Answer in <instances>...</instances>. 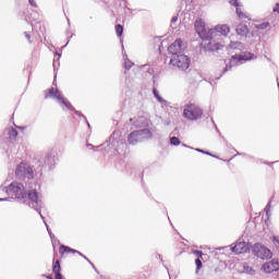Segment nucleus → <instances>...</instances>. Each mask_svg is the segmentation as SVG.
<instances>
[{
  "instance_id": "nucleus-1",
  "label": "nucleus",
  "mask_w": 279,
  "mask_h": 279,
  "mask_svg": "<svg viewBox=\"0 0 279 279\" xmlns=\"http://www.w3.org/2000/svg\"><path fill=\"white\" fill-rule=\"evenodd\" d=\"M194 27L202 40H208V44L205 46V51L215 53V51L223 49L221 37L230 34V26H228V24H218L215 28L207 29L206 22L202 19H197L194 23Z\"/></svg>"
},
{
  "instance_id": "nucleus-2",
  "label": "nucleus",
  "mask_w": 279,
  "mask_h": 279,
  "mask_svg": "<svg viewBox=\"0 0 279 279\" xmlns=\"http://www.w3.org/2000/svg\"><path fill=\"white\" fill-rule=\"evenodd\" d=\"M24 202H26L29 208H33L34 210H36V213H38L47 228L48 234H51V229L49 228V225H47V221H45V216H43L41 213L44 203L40 198V184H34V186L29 187L27 198Z\"/></svg>"
},
{
  "instance_id": "nucleus-3",
  "label": "nucleus",
  "mask_w": 279,
  "mask_h": 279,
  "mask_svg": "<svg viewBox=\"0 0 279 279\" xmlns=\"http://www.w3.org/2000/svg\"><path fill=\"white\" fill-rule=\"evenodd\" d=\"M2 191H5L11 197L15 199H26L27 193L25 192V186L19 182H12L9 186L2 187Z\"/></svg>"
},
{
  "instance_id": "nucleus-4",
  "label": "nucleus",
  "mask_w": 279,
  "mask_h": 279,
  "mask_svg": "<svg viewBox=\"0 0 279 279\" xmlns=\"http://www.w3.org/2000/svg\"><path fill=\"white\" fill-rule=\"evenodd\" d=\"M170 64L179 69V71H186L191 66V58L184 54V52L175 54L171 57Z\"/></svg>"
},
{
  "instance_id": "nucleus-5",
  "label": "nucleus",
  "mask_w": 279,
  "mask_h": 279,
  "mask_svg": "<svg viewBox=\"0 0 279 279\" xmlns=\"http://www.w3.org/2000/svg\"><path fill=\"white\" fill-rule=\"evenodd\" d=\"M15 175L19 180H34V169L25 162H21L15 169Z\"/></svg>"
},
{
  "instance_id": "nucleus-6",
  "label": "nucleus",
  "mask_w": 279,
  "mask_h": 279,
  "mask_svg": "<svg viewBox=\"0 0 279 279\" xmlns=\"http://www.w3.org/2000/svg\"><path fill=\"white\" fill-rule=\"evenodd\" d=\"M48 97H52V99H57L61 106H64L68 108V110H75V107L71 105V101H69L66 98L62 97V94L58 89H53V87L48 89V93L46 94V99Z\"/></svg>"
},
{
  "instance_id": "nucleus-7",
  "label": "nucleus",
  "mask_w": 279,
  "mask_h": 279,
  "mask_svg": "<svg viewBox=\"0 0 279 279\" xmlns=\"http://www.w3.org/2000/svg\"><path fill=\"white\" fill-rule=\"evenodd\" d=\"M252 254H254L257 258H260L262 260H269L271 258L272 254L267 246L256 243L252 247Z\"/></svg>"
},
{
  "instance_id": "nucleus-8",
  "label": "nucleus",
  "mask_w": 279,
  "mask_h": 279,
  "mask_svg": "<svg viewBox=\"0 0 279 279\" xmlns=\"http://www.w3.org/2000/svg\"><path fill=\"white\" fill-rule=\"evenodd\" d=\"M183 114L185 119H189L190 121H197V119H199L204 112L196 105H187L183 111Z\"/></svg>"
},
{
  "instance_id": "nucleus-9",
  "label": "nucleus",
  "mask_w": 279,
  "mask_h": 279,
  "mask_svg": "<svg viewBox=\"0 0 279 279\" xmlns=\"http://www.w3.org/2000/svg\"><path fill=\"white\" fill-rule=\"evenodd\" d=\"M247 61V60H254V53L248 52L247 56H245V58H243V56L241 54H234L231 57V60L227 63L226 68L222 71V75L225 73H228V71H230V69H232L234 66V64H236L238 62H243Z\"/></svg>"
},
{
  "instance_id": "nucleus-10",
  "label": "nucleus",
  "mask_w": 279,
  "mask_h": 279,
  "mask_svg": "<svg viewBox=\"0 0 279 279\" xmlns=\"http://www.w3.org/2000/svg\"><path fill=\"white\" fill-rule=\"evenodd\" d=\"M184 49H186V46H184V41L179 38L168 47V53H171V56H180L184 53Z\"/></svg>"
},
{
  "instance_id": "nucleus-11",
  "label": "nucleus",
  "mask_w": 279,
  "mask_h": 279,
  "mask_svg": "<svg viewBox=\"0 0 279 279\" xmlns=\"http://www.w3.org/2000/svg\"><path fill=\"white\" fill-rule=\"evenodd\" d=\"M130 123L135 128H149L151 125V121L145 116H140L137 119L131 118Z\"/></svg>"
},
{
  "instance_id": "nucleus-12",
  "label": "nucleus",
  "mask_w": 279,
  "mask_h": 279,
  "mask_svg": "<svg viewBox=\"0 0 279 279\" xmlns=\"http://www.w3.org/2000/svg\"><path fill=\"white\" fill-rule=\"evenodd\" d=\"M137 135L140 136V141L143 143L145 141H149V138H153L154 134L151 133V131H149V129H142L138 131H133L132 132V136Z\"/></svg>"
},
{
  "instance_id": "nucleus-13",
  "label": "nucleus",
  "mask_w": 279,
  "mask_h": 279,
  "mask_svg": "<svg viewBox=\"0 0 279 279\" xmlns=\"http://www.w3.org/2000/svg\"><path fill=\"white\" fill-rule=\"evenodd\" d=\"M279 264L278 262H268L262 266V270L265 271V274H272V271H278Z\"/></svg>"
},
{
  "instance_id": "nucleus-14",
  "label": "nucleus",
  "mask_w": 279,
  "mask_h": 279,
  "mask_svg": "<svg viewBox=\"0 0 279 279\" xmlns=\"http://www.w3.org/2000/svg\"><path fill=\"white\" fill-rule=\"evenodd\" d=\"M233 254H245L247 252V244L245 242H236L234 246H231Z\"/></svg>"
},
{
  "instance_id": "nucleus-15",
  "label": "nucleus",
  "mask_w": 279,
  "mask_h": 279,
  "mask_svg": "<svg viewBox=\"0 0 279 279\" xmlns=\"http://www.w3.org/2000/svg\"><path fill=\"white\" fill-rule=\"evenodd\" d=\"M69 252H71L72 254H78V256H82V253L75 248H71L66 245H61L59 248V254H61V256H64V254H69Z\"/></svg>"
},
{
  "instance_id": "nucleus-16",
  "label": "nucleus",
  "mask_w": 279,
  "mask_h": 279,
  "mask_svg": "<svg viewBox=\"0 0 279 279\" xmlns=\"http://www.w3.org/2000/svg\"><path fill=\"white\" fill-rule=\"evenodd\" d=\"M235 32L239 36H247L250 28H247V25H245V24H240L236 26Z\"/></svg>"
},
{
  "instance_id": "nucleus-17",
  "label": "nucleus",
  "mask_w": 279,
  "mask_h": 279,
  "mask_svg": "<svg viewBox=\"0 0 279 279\" xmlns=\"http://www.w3.org/2000/svg\"><path fill=\"white\" fill-rule=\"evenodd\" d=\"M129 145H138L141 142V137L138 135H132V132L128 136Z\"/></svg>"
},
{
  "instance_id": "nucleus-18",
  "label": "nucleus",
  "mask_w": 279,
  "mask_h": 279,
  "mask_svg": "<svg viewBox=\"0 0 279 279\" xmlns=\"http://www.w3.org/2000/svg\"><path fill=\"white\" fill-rule=\"evenodd\" d=\"M229 3H230V5H233L234 8H236V14H238L239 19H245V15L239 9V0H230Z\"/></svg>"
},
{
  "instance_id": "nucleus-19",
  "label": "nucleus",
  "mask_w": 279,
  "mask_h": 279,
  "mask_svg": "<svg viewBox=\"0 0 279 279\" xmlns=\"http://www.w3.org/2000/svg\"><path fill=\"white\" fill-rule=\"evenodd\" d=\"M154 97L159 101V104H167V100L162 98V96L158 93V89L156 87L153 88Z\"/></svg>"
},
{
  "instance_id": "nucleus-20",
  "label": "nucleus",
  "mask_w": 279,
  "mask_h": 279,
  "mask_svg": "<svg viewBox=\"0 0 279 279\" xmlns=\"http://www.w3.org/2000/svg\"><path fill=\"white\" fill-rule=\"evenodd\" d=\"M10 141H16V136H19V131L16 129L11 128L8 130Z\"/></svg>"
},
{
  "instance_id": "nucleus-21",
  "label": "nucleus",
  "mask_w": 279,
  "mask_h": 279,
  "mask_svg": "<svg viewBox=\"0 0 279 279\" xmlns=\"http://www.w3.org/2000/svg\"><path fill=\"white\" fill-rule=\"evenodd\" d=\"M53 274H61L62 267L60 266V259H57L52 266Z\"/></svg>"
},
{
  "instance_id": "nucleus-22",
  "label": "nucleus",
  "mask_w": 279,
  "mask_h": 279,
  "mask_svg": "<svg viewBox=\"0 0 279 279\" xmlns=\"http://www.w3.org/2000/svg\"><path fill=\"white\" fill-rule=\"evenodd\" d=\"M124 69H126V71H130V69H132V66H134V63L132 61L128 60V54H125V59H124Z\"/></svg>"
},
{
  "instance_id": "nucleus-23",
  "label": "nucleus",
  "mask_w": 279,
  "mask_h": 279,
  "mask_svg": "<svg viewBox=\"0 0 279 279\" xmlns=\"http://www.w3.org/2000/svg\"><path fill=\"white\" fill-rule=\"evenodd\" d=\"M116 34L120 38V36H123V25L117 24L116 25Z\"/></svg>"
},
{
  "instance_id": "nucleus-24",
  "label": "nucleus",
  "mask_w": 279,
  "mask_h": 279,
  "mask_svg": "<svg viewBox=\"0 0 279 279\" xmlns=\"http://www.w3.org/2000/svg\"><path fill=\"white\" fill-rule=\"evenodd\" d=\"M180 138H178L177 136H172L170 138V145H174V147H178V145H180Z\"/></svg>"
},
{
  "instance_id": "nucleus-25",
  "label": "nucleus",
  "mask_w": 279,
  "mask_h": 279,
  "mask_svg": "<svg viewBox=\"0 0 279 279\" xmlns=\"http://www.w3.org/2000/svg\"><path fill=\"white\" fill-rule=\"evenodd\" d=\"M269 22H263L262 24L256 25V29H267Z\"/></svg>"
},
{
  "instance_id": "nucleus-26",
  "label": "nucleus",
  "mask_w": 279,
  "mask_h": 279,
  "mask_svg": "<svg viewBox=\"0 0 279 279\" xmlns=\"http://www.w3.org/2000/svg\"><path fill=\"white\" fill-rule=\"evenodd\" d=\"M195 151H198L199 154H205L206 156H213V158H216V156L213 155V153H209V151L204 150L202 148H196Z\"/></svg>"
},
{
  "instance_id": "nucleus-27",
  "label": "nucleus",
  "mask_w": 279,
  "mask_h": 279,
  "mask_svg": "<svg viewBox=\"0 0 279 279\" xmlns=\"http://www.w3.org/2000/svg\"><path fill=\"white\" fill-rule=\"evenodd\" d=\"M72 112H74L76 114V117H82L86 121L88 128H90V123H88V121L86 120V117L84 114H82V112H80V111H77L75 109L72 110Z\"/></svg>"
},
{
  "instance_id": "nucleus-28",
  "label": "nucleus",
  "mask_w": 279,
  "mask_h": 279,
  "mask_svg": "<svg viewBox=\"0 0 279 279\" xmlns=\"http://www.w3.org/2000/svg\"><path fill=\"white\" fill-rule=\"evenodd\" d=\"M244 274H254V269L250 267L247 264L243 265Z\"/></svg>"
},
{
  "instance_id": "nucleus-29",
  "label": "nucleus",
  "mask_w": 279,
  "mask_h": 279,
  "mask_svg": "<svg viewBox=\"0 0 279 279\" xmlns=\"http://www.w3.org/2000/svg\"><path fill=\"white\" fill-rule=\"evenodd\" d=\"M195 265H196V269L197 270L202 269V267H203L202 259L196 258L195 259Z\"/></svg>"
},
{
  "instance_id": "nucleus-30",
  "label": "nucleus",
  "mask_w": 279,
  "mask_h": 279,
  "mask_svg": "<svg viewBox=\"0 0 279 279\" xmlns=\"http://www.w3.org/2000/svg\"><path fill=\"white\" fill-rule=\"evenodd\" d=\"M193 254L197 256V258H202L204 256V253L202 251H193Z\"/></svg>"
},
{
  "instance_id": "nucleus-31",
  "label": "nucleus",
  "mask_w": 279,
  "mask_h": 279,
  "mask_svg": "<svg viewBox=\"0 0 279 279\" xmlns=\"http://www.w3.org/2000/svg\"><path fill=\"white\" fill-rule=\"evenodd\" d=\"M29 5H32V8H38V4H36V0H28Z\"/></svg>"
},
{
  "instance_id": "nucleus-32",
  "label": "nucleus",
  "mask_w": 279,
  "mask_h": 279,
  "mask_svg": "<svg viewBox=\"0 0 279 279\" xmlns=\"http://www.w3.org/2000/svg\"><path fill=\"white\" fill-rule=\"evenodd\" d=\"M54 279H64V276H62V272H56Z\"/></svg>"
},
{
  "instance_id": "nucleus-33",
  "label": "nucleus",
  "mask_w": 279,
  "mask_h": 279,
  "mask_svg": "<svg viewBox=\"0 0 279 279\" xmlns=\"http://www.w3.org/2000/svg\"><path fill=\"white\" fill-rule=\"evenodd\" d=\"M269 208H271V202H269L267 205H266V215H269Z\"/></svg>"
},
{
  "instance_id": "nucleus-34",
  "label": "nucleus",
  "mask_w": 279,
  "mask_h": 279,
  "mask_svg": "<svg viewBox=\"0 0 279 279\" xmlns=\"http://www.w3.org/2000/svg\"><path fill=\"white\" fill-rule=\"evenodd\" d=\"M25 38L28 40V43H32V35H29L27 32L24 33Z\"/></svg>"
},
{
  "instance_id": "nucleus-35",
  "label": "nucleus",
  "mask_w": 279,
  "mask_h": 279,
  "mask_svg": "<svg viewBox=\"0 0 279 279\" xmlns=\"http://www.w3.org/2000/svg\"><path fill=\"white\" fill-rule=\"evenodd\" d=\"M171 23H178V15H175V16H173V17L171 19Z\"/></svg>"
},
{
  "instance_id": "nucleus-36",
  "label": "nucleus",
  "mask_w": 279,
  "mask_h": 279,
  "mask_svg": "<svg viewBox=\"0 0 279 279\" xmlns=\"http://www.w3.org/2000/svg\"><path fill=\"white\" fill-rule=\"evenodd\" d=\"M87 263H89V265H92V267L95 269V264L90 262V259L86 258Z\"/></svg>"
},
{
  "instance_id": "nucleus-37",
  "label": "nucleus",
  "mask_w": 279,
  "mask_h": 279,
  "mask_svg": "<svg viewBox=\"0 0 279 279\" xmlns=\"http://www.w3.org/2000/svg\"><path fill=\"white\" fill-rule=\"evenodd\" d=\"M17 130H25L26 126H16Z\"/></svg>"
},
{
  "instance_id": "nucleus-38",
  "label": "nucleus",
  "mask_w": 279,
  "mask_h": 279,
  "mask_svg": "<svg viewBox=\"0 0 279 279\" xmlns=\"http://www.w3.org/2000/svg\"><path fill=\"white\" fill-rule=\"evenodd\" d=\"M56 77H58V74H57V73L54 74V81H53V83H52L53 86H56Z\"/></svg>"
},
{
  "instance_id": "nucleus-39",
  "label": "nucleus",
  "mask_w": 279,
  "mask_h": 279,
  "mask_svg": "<svg viewBox=\"0 0 279 279\" xmlns=\"http://www.w3.org/2000/svg\"><path fill=\"white\" fill-rule=\"evenodd\" d=\"M49 160H51V157H47V160L45 161V162H46V165H48V163H49Z\"/></svg>"
},
{
  "instance_id": "nucleus-40",
  "label": "nucleus",
  "mask_w": 279,
  "mask_h": 279,
  "mask_svg": "<svg viewBox=\"0 0 279 279\" xmlns=\"http://www.w3.org/2000/svg\"><path fill=\"white\" fill-rule=\"evenodd\" d=\"M87 147H90L92 149H95V146H93V144H88Z\"/></svg>"
},
{
  "instance_id": "nucleus-41",
  "label": "nucleus",
  "mask_w": 279,
  "mask_h": 279,
  "mask_svg": "<svg viewBox=\"0 0 279 279\" xmlns=\"http://www.w3.org/2000/svg\"><path fill=\"white\" fill-rule=\"evenodd\" d=\"M49 236H50V239H53L54 235H53V233H49Z\"/></svg>"
},
{
  "instance_id": "nucleus-42",
  "label": "nucleus",
  "mask_w": 279,
  "mask_h": 279,
  "mask_svg": "<svg viewBox=\"0 0 279 279\" xmlns=\"http://www.w3.org/2000/svg\"><path fill=\"white\" fill-rule=\"evenodd\" d=\"M71 38H73V35H71V36L69 37V40H68V43L71 40ZM68 43H66V45H68Z\"/></svg>"
},
{
  "instance_id": "nucleus-43",
  "label": "nucleus",
  "mask_w": 279,
  "mask_h": 279,
  "mask_svg": "<svg viewBox=\"0 0 279 279\" xmlns=\"http://www.w3.org/2000/svg\"><path fill=\"white\" fill-rule=\"evenodd\" d=\"M81 256H82L83 258H85V260H86V258H88V257H86L84 254H82Z\"/></svg>"
},
{
  "instance_id": "nucleus-44",
  "label": "nucleus",
  "mask_w": 279,
  "mask_h": 279,
  "mask_svg": "<svg viewBox=\"0 0 279 279\" xmlns=\"http://www.w3.org/2000/svg\"><path fill=\"white\" fill-rule=\"evenodd\" d=\"M0 202H5V198H0Z\"/></svg>"
},
{
  "instance_id": "nucleus-45",
  "label": "nucleus",
  "mask_w": 279,
  "mask_h": 279,
  "mask_svg": "<svg viewBox=\"0 0 279 279\" xmlns=\"http://www.w3.org/2000/svg\"><path fill=\"white\" fill-rule=\"evenodd\" d=\"M68 25H71V21L68 20Z\"/></svg>"
},
{
  "instance_id": "nucleus-46",
  "label": "nucleus",
  "mask_w": 279,
  "mask_h": 279,
  "mask_svg": "<svg viewBox=\"0 0 279 279\" xmlns=\"http://www.w3.org/2000/svg\"><path fill=\"white\" fill-rule=\"evenodd\" d=\"M183 147H189V145H186V144H183Z\"/></svg>"
},
{
  "instance_id": "nucleus-47",
  "label": "nucleus",
  "mask_w": 279,
  "mask_h": 279,
  "mask_svg": "<svg viewBox=\"0 0 279 279\" xmlns=\"http://www.w3.org/2000/svg\"><path fill=\"white\" fill-rule=\"evenodd\" d=\"M49 167V169H53V166H48Z\"/></svg>"
},
{
  "instance_id": "nucleus-48",
  "label": "nucleus",
  "mask_w": 279,
  "mask_h": 279,
  "mask_svg": "<svg viewBox=\"0 0 279 279\" xmlns=\"http://www.w3.org/2000/svg\"><path fill=\"white\" fill-rule=\"evenodd\" d=\"M47 278H48V279H52L51 276H48Z\"/></svg>"
},
{
  "instance_id": "nucleus-49",
  "label": "nucleus",
  "mask_w": 279,
  "mask_h": 279,
  "mask_svg": "<svg viewBox=\"0 0 279 279\" xmlns=\"http://www.w3.org/2000/svg\"><path fill=\"white\" fill-rule=\"evenodd\" d=\"M15 128H19V125L14 124Z\"/></svg>"
}]
</instances>
